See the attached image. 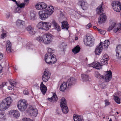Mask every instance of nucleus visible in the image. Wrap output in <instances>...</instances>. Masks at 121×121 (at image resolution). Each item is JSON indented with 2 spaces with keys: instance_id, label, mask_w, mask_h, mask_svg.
Listing matches in <instances>:
<instances>
[{
  "instance_id": "f257e3e1",
  "label": "nucleus",
  "mask_w": 121,
  "mask_h": 121,
  "mask_svg": "<svg viewBox=\"0 0 121 121\" xmlns=\"http://www.w3.org/2000/svg\"><path fill=\"white\" fill-rule=\"evenodd\" d=\"M109 59V56L108 55L105 54L103 56L102 59L101 60L100 64L98 62H94L91 64H90L89 66L93 67V68H95L97 69H99L102 66L107 65L108 61Z\"/></svg>"
},
{
  "instance_id": "f03ea898",
  "label": "nucleus",
  "mask_w": 121,
  "mask_h": 121,
  "mask_svg": "<svg viewBox=\"0 0 121 121\" xmlns=\"http://www.w3.org/2000/svg\"><path fill=\"white\" fill-rule=\"evenodd\" d=\"M52 34L47 33L43 35L42 37H37L36 39L40 42L43 43L45 44H49L52 42Z\"/></svg>"
},
{
  "instance_id": "7ed1b4c3",
  "label": "nucleus",
  "mask_w": 121,
  "mask_h": 121,
  "mask_svg": "<svg viewBox=\"0 0 121 121\" xmlns=\"http://www.w3.org/2000/svg\"><path fill=\"white\" fill-rule=\"evenodd\" d=\"M103 4L102 3L99 6L96 8V10L97 13L100 15L99 17L98 18V22L100 24L104 23L106 21L107 18L105 14L104 13L102 14L101 10L102 9Z\"/></svg>"
},
{
  "instance_id": "20e7f679",
  "label": "nucleus",
  "mask_w": 121,
  "mask_h": 121,
  "mask_svg": "<svg viewBox=\"0 0 121 121\" xmlns=\"http://www.w3.org/2000/svg\"><path fill=\"white\" fill-rule=\"evenodd\" d=\"M44 60L45 62L49 65L54 64L56 61V56L53 53H47L45 55Z\"/></svg>"
},
{
  "instance_id": "39448f33",
  "label": "nucleus",
  "mask_w": 121,
  "mask_h": 121,
  "mask_svg": "<svg viewBox=\"0 0 121 121\" xmlns=\"http://www.w3.org/2000/svg\"><path fill=\"white\" fill-rule=\"evenodd\" d=\"M106 73L105 78L104 76H101L98 72L97 71L95 72V75L99 79H105L106 82H108L112 77V72L110 71H107Z\"/></svg>"
},
{
  "instance_id": "423d86ee",
  "label": "nucleus",
  "mask_w": 121,
  "mask_h": 121,
  "mask_svg": "<svg viewBox=\"0 0 121 121\" xmlns=\"http://www.w3.org/2000/svg\"><path fill=\"white\" fill-rule=\"evenodd\" d=\"M94 38L91 34H87L84 39V42L86 46L91 47L94 44Z\"/></svg>"
},
{
  "instance_id": "0eeeda50",
  "label": "nucleus",
  "mask_w": 121,
  "mask_h": 121,
  "mask_svg": "<svg viewBox=\"0 0 121 121\" xmlns=\"http://www.w3.org/2000/svg\"><path fill=\"white\" fill-rule=\"evenodd\" d=\"M27 102L26 100H21L18 101L17 106L20 111H23L27 108Z\"/></svg>"
},
{
  "instance_id": "6e6552de",
  "label": "nucleus",
  "mask_w": 121,
  "mask_h": 121,
  "mask_svg": "<svg viewBox=\"0 0 121 121\" xmlns=\"http://www.w3.org/2000/svg\"><path fill=\"white\" fill-rule=\"evenodd\" d=\"M61 100L60 105L62 111L64 113L66 114L68 113L69 111L66 101L64 98H62Z\"/></svg>"
},
{
  "instance_id": "1a4fd4ad",
  "label": "nucleus",
  "mask_w": 121,
  "mask_h": 121,
  "mask_svg": "<svg viewBox=\"0 0 121 121\" xmlns=\"http://www.w3.org/2000/svg\"><path fill=\"white\" fill-rule=\"evenodd\" d=\"M114 27L116 28H114L113 30V31L115 32L120 31L121 30V24L120 23L116 24L114 22H112L111 25L108 29V30L109 31Z\"/></svg>"
},
{
  "instance_id": "9d476101",
  "label": "nucleus",
  "mask_w": 121,
  "mask_h": 121,
  "mask_svg": "<svg viewBox=\"0 0 121 121\" xmlns=\"http://www.w3.org/2000/svg\"><path fill=\"white\" fill-rule=\"evenodd\" d=\"M47 11L43 10L40 11L38 13L39 18L42 20H45L47 19L48 17L50 15L51 12L48 14L47 12Z\"/></svg>"
},
{
  "instance_id": "9b49d317",
  "label": "nucleus",
  "mask_w": 121,
  "mask_h": 121,
  "mask_svg": "<svg viewBox=\"0 0 121 121\" xmlns=\"http://www.w3.org/2000/svg\"><path fill=\"white\" fill-rule=\"evenodd\" d=\"M112 5L113 9L117 12H119L121 9V7L120 2L118 1H113Z\"/></svg>"
},
{
  "instance_id": "f8f14e48",
  "label": "nucleus",
  "mask_w": 121,
  "mask_h": 121,
  "mask_svg": "<svg viewBox=\"0 0 121 121\" xmlns=\"http://www.w3.org/2000/svg\"><path fill=\"white\" fill-rule=\"evenodd\" d=\"M50 73L48 71H45L43 73L42 77V79L43 82H46L50 78Z\"/></svg>"
},
{
  "instance_id": "ddd939ff",
  "label": "nucleus",
  "mask_w": 121,
  "mask_h": 121,
  "mask_svg": "<svg viewBox=\"0 0 121 121\" xmlns=\"http://www.w3.org/2000/svg\"><path fill=\"white\" fill-rule=\"evenodd\" d=\"M76 81V79L74 78L71 77L69 78L66 82L68 85V88H70L72 86L75 84Z\"/></svg>"
},
{
  "instance_id": "4468645a",
  "label": "nucleus",
  "mask_w": 121,
  "mask_h": 121,
  "mask_svg": "<svg viewBox=\"0 0 121 121\" xmlns=\"http://www.w3.org/2000/svg\"><path fill=\"white\" fill-rule=\"evenodd\" d=\"M102 45V43L101 42L99 43V45L98 46H97L95 51V53L96 55H99L101 53L103 48Z\"/></svg>"
},
{
  "instance_id": "2eb2a0df",
  "label": "nucleus",
  "mask_w": 121,
  "mask_h": 121,
  "mask_svg": "<svg viewBox=\"0 0 121 121\" xmlns=\"http://www.w3.org/2000/svg\"><path fill=\"white\" fill-rule=\"evenodd\" d=\"M116 56L118 59H121V45L117 46L116 48Z\"/></svg>"
},
{
  "instance_id": "dca6fc26",
  "label": "nucleus",
  "mask_w": 121,
  "mask_h": 121,
  "mask_svg": "<svg viewBox=\"0 0 121 121\" xmlns=\"http://www.w3.org/2000/svg\"><path fill=\"white\" fill-rule=\"evenodd\" d=\"M79 3L83 10H86L88 9V6L86 2L83 1H80Z\"/></svg>"
},
{
  "instance_id": "f3484780",
  "label": "nucleus",
  "mask_w": 121,
  "mask_h": 121,
  "mask_svg": "<svg viewBox=\"0 0 121 121\" xmlns=\"http://www.w3.org/2000/svg\"><path fill=\"white\" fill-rule=\"evenodd\" d=\"M7 106L9 107L13 102V100L10 97H9L4 99L3 101Z\"/></svg>"
},
{
  "instance_id": "a211bd4d",
  "label": "nucleus",
  "mask_w": 121,
  "mask_h": 121,
  "mask_svg": "<svg viewBox=\"0 0 121 121\" xmlns=\"http://www.w3.org/2000/svg\"><path fill=\"white\" fill-rule=\"evenodd\" d=\"M52 24L53 25L54 28L57 30L58 31L60 30V27L56 23L54 19L52 20Z\"/></svg>"
},
{
  "instance_id": "6ab92c4d",
  "label": "nucleus",
  "mask_w": 121,
  "mask_h": 121,
  "mask_svg": "<svg viewBox=\"0 0 121 121\" xmlns=\"http://www.w3.org/2000/svg\"><path fill=\"white\" fill-rule=\"evenodd\" d=\"M30 113L32 114V115L36 116L38 113L37 110L36 108H35L32 106H30L29 108Z\"/></svg>"
},
{
  "instance_id": "aec40b11",
  "label": "nucleus",
  "mask_w": 121,
  "mask_h": 121,
  "mask_svg": "<svg viewBox=\"0 0 121 121\" xmlns=\"http://www.w3.org/2000/svg\"><path fill=\"white\" fill-rule=\"evenodd\" d=\"M6 46L7 52L8 53H10L11 51V43L9 40L7 41Z\"/></svg>"
},
{
  "instance_id": "412c9836",
  "label": "nucleus",
  "mask_w": 121,
  "mask_h": 121,
  "mask_svg": "<svg viewBox=\"0 0 121 121\" xmlns=\"http://www.w3.org/2000/svg\"><path fill=\"white\" fill-rule=\"evenodd\" d=\"M8 106H7L5 103L3 101L2 102L0 103V111H4L7 109L9 108Z\"/></svg>"
},
{
  "instance_id": "4be33fe9",
  "label": "nucleus",
  "mask_w": 121,
  "mask_h": 121,
  "mask_svg": "<svg viewBox=\"0 0 121 121\" xmlns=\"http://www.w3.org/2000/svg\"><path fill=\"white\" fill-rule=\"evenodd\" d=\"M40 89L43 94H45L46 93L47 87L44 85L43 84V82L41 83L40 85Z\"/></svg>"
},
{
  "instance_id": "5701e85b",
  "label": "nucleus",
  "mask_w": 121,
  "mask_h": 121,
  "mask_svg": "<svg viewBox=\"0 0 121 121\" xmlns=\"http://www.w3.org/2000/svg\"><path fill=\"white\" fill-rule=\"evenodd\" d=\"M51 24L49 22H44L43 25V30H48L51 27Z\"/></svg>"
},
{
  "instance_id": "b1692460",
  "label": "nucleus",
  "mask_w": 121,
  "mask_h": 121,
  "mask_svg": "<svg viewBox=\"0 0 121 121\" xmlns=\"http://www.w3.org/2000/svg\"><path fill=\"white\" fill-rule=\"evenodd\" d=\"M67 84L66 82H63L62 83L60 86V91H64L67 87Z\"/></svg>"
},
{
  "instance_id": "393cba45",
  "label": "nucleus",
  "mask_w": 121,
  "mask_h": 121,
  "mask_svg": "<svg viewBox=\"0 0 121 121\" xmlns=\"http://www.w3.org/2000/svg\"><path fill=\"white\" fill-rule=\"evenodd\" d=\"M58 99V98L55 93H53V96L51 98L48 99L51 102H56Z\"/></svg>"
},
{
  "instance_id": "a878e982",
  "label": "nucleus",
  "mask_w": 121,
  "mask_h": 121,
  "mask_svg": "<svg viewBox=\"0 0 121 121\" xmlns=\"http://www.w3.org/2000/svg\"><path fill=\"white\" fill-rule=\"evenodd\" d=\"M73 117L74 121H83L82 118L80 116H76L75 114H74Z\"/></svg>"
},
{
  "instance_id": "bb28decb",
  "label": "nucleus",
  "mask_w": 121,
  "mask_h": 121,
  "mask_svg": "<svg viewBox=\"0 0 121 121\" xmlns=\"http://www.w3.org/2000/svg\"><path fill=\"white\" fill-rule=\"evenodd\" d=\"M45 10H46L47 11V13L49 14L50 13V15L52 14L53 13V12L54 11V9L53 7L52 6H49L47 8V9Z\"/></svg>"
},
{
  "instance_id": "cd10ccee",
  "label": "nucleus",
  "mask_w": 121,
  "mask_h": 121,
  "mask_svg": "<svg viewBox=\"0 0 121 121\" xmlns=\"http://www.w3.org/2000/svg\"><path fill=\"white\" fill-rule=\"evenodd\" d=\"M80 49V48L79 45H77L72 49V51L74 54H76L79 52Z\"/></svg>"
},
{
  "instance_id": "c85d7f7f",
  "label": "nucleus",
  "mask_w": 121,
  "mask_h": 121,
  "mask_svg": "<svg viewBox=\"0 0 121 121\" xmlns=\"http://www.w3.org/2000/svg\"><path fill=\"white\" fill-rule=\"evenodd\" d=\"M62 29L66 28L68 30L69 26L67 22L64 21L62 23Z\"/></svg>"
},
{
  "instance_id": "c756f323",
  "label": "nucleus",
  "mask_w": 121,
  "mask_h": 121,
  "mask_svg": "<svg viewBox=\"0 0 121 121\" xmlns=\"http://www.w3.org/2000/svg\"><path fill=\"white\" fill-rule=\"evenodd\" d=\"M82 78L83 81H89V77L88 75L85 74H82Z\"/></svg>"
},
{
  "instance_id": "7c9ffc66",
  "label": "nucleus",
  "mask_w": 121,
  "mask_h": 121,
  "mask_svg": "<svg viewBox=\"0 0 121 121\" xmlns=\"http://www.w3.org/2000/svg\"><path fill=\"white\" fill-rule=\"evenodd\" d=\"M66 45L65 43H63L60 45V48L61 49V51H62L63 54L65 53V50L66 48Z\"/></svg>"
},
{
  "instance_id": "2f4dec72",
  "label": "nucleus",
  "mask_w": 121,
  "mask_h": 121,
  "mask_svg": "<svg viewBox=\"0 0 121 121\" xmlns=\"http://www.w3.org/2000/svg\"><path fill=\"white\" fill-rule=\"evenodd\" d=\"M30 17L32 20H34L36 19V14L35 12H31L30 13Z\"/></svg>"
},
{
  "instance_id": "473e14b6",
  "label": "nucleus",
  "mask_w": 121,
  "mask_h": 121,
  "mask_svg": "<svg viewBox=\"0 0 121 121\" xmlns=\"http://www.w3.org/2000/svg\"><path fill=\"white\" fill-rule=\"evenodd\" d=\"M44 22H39L37 25V27L39 29H42L43 30Z\"/></svg>"
},
{
  "instance_id": "72a5a7b5",
  "label": "nucleus",
  "mask_w": 121,
  "mask_h": 121,
  "mask_svg": "<svg viewBox=\"0 0 121 121\" xmlns=\"http://www.w3.org/2000/svg\"><path fill=\"white\" fill-rule=\"evenodd\" d=\"M16 24L18 26L23 25L24 24V21L18 20L16 22Z\"/></svg>"
},
{
  "instance_id": "f704fd0d",
  "label": "nucleus",
  "mask_w": 121,
  "mask_h": 121,
  "mask_svg": "<svg viewBox=\"0 0 121 121\" xmlns=\"http://www.w3.org/2000/svg\"><path fill=\"white\" fill-rule=\"evenodd\" d=\"M109 44L110 42L108 40H106L104 42V46L105 48H108Z\"/></svg>"
},
{
  "instance_id": "c9c22d12",
  "label": "nucleus",
  "mask_w": 121,
  "mask_h": 121,
  "mask_svg": "<svg viewBox=\"0 0 121 121\" xmlns=\"http://www.w3.org/2000/svg\"><path fill=\"white\" fill-rule=\"evenodd\" d=\"M16 5L17 7L19 8H24L26 5L25 3H22L20 4V2L16 3Z\"/></svg>"
},
{
  "instance_id": "e433bc0d",
  "label": "nucleus",
  "mask_w": 121,
  "mask_h": 121,
  "mask_svg": "<svg viewBox=\"0 0 121 121\" xmlns=\"http://www.w3.org/2000/svg\"><path fill=\"white\" fill-rule=\"evenodd\" d=\"M114 99L115 101L117 104H120L121 102L120 101V99L118 96L115 95L114 96Z\"/></svg>"
},
{
  "instance_id": "4c0bfd02",
  "label": "nucleus",
  "mask_w": 121,
  "mask_h": 121,
  "mask_svg": "<svg viewBox=\"0 0 121 121\" xmlns=\"http://www.w3.org/2000/svg\"><path fill=\"white\" fill-rule=\"evenodd\" d=\"M40 5L41 9H46L47 7V4L43 2L41 3Z\"/></svg>"
},
{
  "instance_id": "58836bf2",
  "label": "nucleus",
  "mask_w": 121,
  "mask_h": 121,
  "mask_svg": "<svg viewBox=\"0 0 121 121\" xmlns=\"http://www.w3.org/2000/svg\"><path fill=\"white\" fill-rule=\"evenodd\" d=\"M13 115V116L16 118H17L19 117L20 115L18 112L16 110L15 111Z\"/></svg>"
},
{
  "instance_id": "ea45409f",
  "label": "nucleus",
  "mask_w": 121,
  "mask_h": 121,
  "mask_svg": "<svg viewBox=\"0 0 121 121\" xmlns=\"http://www.w3.org/2000/svg\"><path fill=\"white\" fill-rule=\"evenodd\" d=\"M10 84L12 85V86L16 87V85L17 84V83L15 82L14 81H9Z\"/></svg>"
},
{
  "instance_id": "a19ab883",
  "label": "nucleus",
  "mask_w": 121,
  "mask_h": 121,
  "mask_svg": "<svg viewBox=\"0 0 121 121\" xmlns=\"http://www.w3.org/2000/svg\"><path fill=\"white\" fill-rule=\"evenodd\" d=\"M41 3L37 4L35 6L36 8L38 10H41Z\"/></svg>"
},
{
  "instance_id": "79ce46f5",
  "label": "nucleus",
  "mask_w": 121,
  "mask_h": 121,
  "mask_svg": "<svg viewBox=\"0 0 121 121\" xmlns=\"http://www.w3.org/2000/svg\"><path fill=\"white\" fill-rule=\"evenodd\" d=\"M98 31L100 34H104L106 33V31L104 30H102L101 29H98Z\"/></svg>"
},
{
  "instance_id": "37998d69",
  "label": "nucleus",
  "mask_w": 121,
  "mask_h": 121,
  "mask_svg": "<svg viewBox=\"0 0 121 121\" xmlns=\"http://www.w3.org/2000/svg\"><path fill=\"white\" fill-rule=\"evenodd\" d=\"M22 121H33L32 120L27 118L25 117L22 119Z\"/></svg>"
},
{
  "instance_id": "c03bdc74",
  "label": "nucleus",
  "mask_w": 121,
  "mask_h": 121,
  "mask_svg": "<svg viewBox=\"0 0 121 121\" xmlns=\"http://www.w3.org/2000/svg\"><path fill=\"white\" fill-rule=\"evenodd\" d=\"M105 106H106L108 105H109L110 104V103L109 102L108 100L107 99H105L104 100Z\"/></svg>"
},
{
  "instance_id": "a18cd8bd",
  "label": "nucleus",
  "mask_w": 121,
  "mask_h": 121,
  "mask_svg": "<svg viewBox=\"0 0 121 121\" xmlns=\"http://www.w3.org/2000/svg\"><path fill=\"white\" fill-rule=\"evenodd\" d=\"M5 119V115L3 113H0V119Z\"/></svg>"
},
{
  "instance_id": "49530a36",
  "label": "nucleus",
  "mask_w": 121,
  "mask_h": 121,
  "mask_svg": "<svg viewBox=\"0 0 121 121\" xmlns=\"http://www.w3.org/2000/svg\"><path fill=\"white\" fill-rule=\"evenodd\" d=\"M29 33L30 34L32 35H33L35 34V31H34V28H33L31 29L29 31Z\"/></svg>"
},
{
  "instance_id": "de8ad7c7",
  "label": "nucleus",
  "mask_w": 121,
  "mask_h": 121,
  "mask_svg": "<svg viewBox=\"0 0 121 121\" xmlns=\"http://www.w3.org/2000/svg\"><path fill=\"white\" fill-rule=\"evenodd\" d=\"M16 10L17 12L20 13L21 12V9L19 7L17 6L16 9Z\"/></svg>"
},
{
  "instance_id": "09e8293b",
  "label": "nucleus",
  "mask_w": 121,
  "mask_h": 121,
  "mask_svg": "<svg viewBox=\"0 0 121 121\" xmlns=\"http://www.w3.org/2000/svg\"><path fill=\"white\" fill-rule=\"evenodd\" d=\"M91 26V24L90 23H89L86 26V27L87 29H89Z\"/></svg>"
},
{
  "instance_id": "8fccbe9b",
  "label": "nucleus",
  "mask_w": 121,
  "mask_h": 121,
  "mask_svg": "<svg viewBox=\"0 0 121 121\" xmlns=\"http://www.w3.org/2000/svg\"><path fill=\"white\" fill-rule=\"evenodd\" d=\"M1 38L2 39H4L6 36V34L5 33H3L1 35Z\"/></svg>"
},
{
  "instance_id": "3c124183",
  "label": "nucleus",
  "mask_w": 121,
  "mask_h": 121,
  "mask_svg": "<svg viewBox=\"0 0 121 121\" xmlns=\"http://www.w3.org/2000/svg\"><path fill=\"white\" fill-rule=\"evenodd\" d=\"M6 84L5 82L1 84L0 85V88H2L5 85H6Z\"/></svg>"
},
{
  "instance_id": "603ef678",
  "label": "nucleus",
  "mask_w": 121,
  "mask_h": 121,
  "mask_svg": "<svg viewBox=\"0 0 121 121\" xmlns=\"http://www.w3.org/2000/svg\"><path fill=\"white\" fill-rule=\"evenodd\" d=\"M33 28L32 27L30 26H29L27 27V30L28 31H29Z\"/></svg>"
},
{
  "instance_id": "864d4df0",
  "label": "nucleus",
  "mask_w": 121,
  "mask_h": 121,
  "mask_svg": "<svg viewBox=\"0 0 121 121\" xmlns=\"http://www.w3.org/2000/svg\"><path fill=\"white\" fill-rule=\"evenodd\" d=\"M52 51V49L50 48H48V52L47 53H52L51 52Z\"/></svg>"
},
{
  "instance_id": "5fc2aeb1",
  "label": "nucleus",
  "mask_w": 121,
  "mask_h": 121,
  "mask_svg": "<svg viewBox=\"0 0 121 121\" xmlns=\"http://www.w3.org/2000/svg\"><path fill=\"white\" fill-rule=\"evenodd\" d=\"M29 0H24V2L26 5H27L28 4Z\"/></svg>"
},
{
  "instance_id": "6e6d98bb",
  "label": "nucleus",
  "mask_w": 121,
  "mask_h": 121,
  "mask_svg": "<svg viewBox=\"0 0 121 121\" xmlns=\"http://www.w3.org/2000/svg\"><path fill=\"white\" fill-rule=\"evenodd\" d=\"M23 93L26 95H28L29 94V92L27 90H24L23 91Z\"/></svg>"
},
{
  "instance_id": "4d7b16f0",
  "label": "nucleus",
  "mask_w": 121,
  "mask_h": 121,
  "mask_svg": "<svg viewBox=\"0 0 121 121\" xmlns=\"http://www.w3.org/2000/svg\"><path fill=\"white\" fill-rule=\"evenodd\" d=\"M3 54L0 52V60L2 59L3 58Z\"/></svg>"
},
{
  "instance_id": "13d9d810",
  "label": "nucleus",
  "mask_w": 121,
  "mask_h": 121,
  "mask_svg": "<svg viewBox=\"0 0 121 121\" xmlns=\"http://www.w3.org/2000/svg\"><path fill=\"white\" fill-rule=\"evenodd\" d=\"M60 15L61 16L63 17L64 16V14L62 13L61 12L60 13Z\"/></svg>"
},
{
  "instance_id": "bf43d9fd",
  "label": "nucleus",
  "mask_w": 121,
  "mask_h": 121,
  "mask_svg": "<svg viewBox=\"0 0 121 121\" xmlns=\"http://www.w3.org/2000/svg\"><path fill=\"white\" fill-rule=\"evenodd\" d=\"M93 28L95 29H97L98 30V28H97V27L96 26H94L93 27Z\"/></svg>"
},
{
  "instance_id": "052dcab7",
  "label": "nucleus",
  "mask_w": 121,
  "mask_h": 121,
  "mask_svg": "<svg viewBox=\"0 0 121 121\" xmlns=\"http://www.w3.org/2000/svg\"><path fill=\"white\" fill-rule=\"evenodd\" d=\"M10 16V15L9 14L8 16H7V18H8Z\"/></svg>"
},
{
  "instance_id": "680f3d73",
  "label": "nucleus",
  "mask_w": 121,
  "mask_h": 121,
  "mask_svg": "<svg viewBox=\"0 0 121 121\" xmlns=\"http://www.w3.org/2000/svg\"><path fill=\"white\" fill-rule=\"evenodd\" d=\"M0 67H1L0 66ZM1 69H0V73H1Z\"/></svg>"
},
{
  "instance_id": "e2e57ef3",
  "label": "nucleus",
  "mask_w": 121,
  "mask_h": 121,
  "mask_svg": "<svg viewBox=\"0 0 121 121\" xmlns=\"http://www.w3.org/2000/svg\"><path fill=\"white\" fill-rule=\"evenodd\" d=\"M79 1V2L80 1H83V0H78Z\"/></svg>"
},
{
  "instance_id": "0e129e2a",
  "label": "nucleus",
  "mask_w": 121,
  "mask_h": 121,
  "mask_svg": "<svg viewBox=\"0 0 121 121\" xmlns=\"http://www.w3.org/2000/svg\"><path fill=\"white\" fill-rule=\"evenodd\" d=\"M116 113H117V114H119L118 112H117Z\"/></svg>"
},
{
  "instance_id": "69168bd1",
  "label": "nucleus",
  "mask_w": 121,
  "mask_h": 121,
  "mask_svg": "<svg viewBox=\"0 0 121 121\" xmlns=\"http://www.w3.org/2000/svg\"><path fill=\"white\" fill-rule=\"evenodd\" d=\"M109 121H112V120L111 119H110L109 120Z\"/></svg>"
},
{
  "instance_id": "338daca9",
  "label": "nucleus",
  "mask_w": 121,
  "mask_h": 121,
  "mask_svg": "<svg viewBox=\"0 0 121 121\" xmlns=\"http://www.w3.org/2000/svg\"><path fill=\"white\" fill-rule=\"evenodd\" d=\"M104 117H103V118H104Z\"/></svg>"
},
{
  "instance_id": "774afa93",
  "label": "nucleus",
  "mask_w": 121,
  "mask_h": 121,
  "mask_svg": "<svg viewBox=\"0 0 121 121\" xmlns=\"http://www.w3.org/2000/svg\"><path fill=\"white\" fill-rule=\"evenodd\" d=\"M8 89L9 88L8 87Z\"/></svg>"
}]
</instances>
